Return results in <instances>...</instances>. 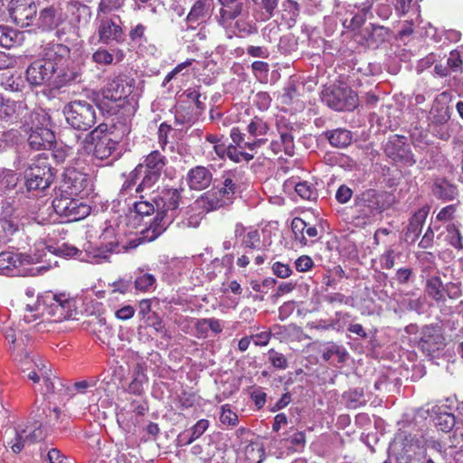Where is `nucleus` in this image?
I'll return each mask as SVG.
<instances>
[{"mask_svg": "<svg viewBox=\"0 0 463 463\" xmlns=\"http://www.w3.org/2000/svg\"><path fill=\"white\" fill-rule=\"evenodd\" d=\"M22 265L21 256L12 251H3L0 253V274L17 275Z\"/></svg>", "mask_w": 463, "mask_h": 463, "instance_id": "26", "label": "nucleus"}, {"mask_svg": "<svg viewBox=\"0 0 463 463\" xmlns=\"http://www.w3.org/2000/svg\"><path fill=\"white\" fill-rule=\"evenodd\" d=\"M43 437L41 424L35 421L24 426H19L15 430L14 438L9 444L14 453H19L25 446L34 444L42 440Z\"/></svg>", "mask_w": 463, "mask_h": 463, "instance_id": "15", "label": "nucleus"}, {"mask_svg": "<svg viewBox=\"0 0 463 463\" xmlns=\"http://www.w3.org/2000/svg\"><path fill=\"white\" fill-rule=\"evenodd\" d=\"M69 53L62 44H52L45 49L44 58L33 61L26 70V79L31 85L40 86L50 81L58 69V61Z\"/></svg>", "mask_w": 463, "mask_h": 463, "instance_id": "3", "label": "nucleus"}, {"mask_svg": "<svg viewBox=\"0 0 463 463\" xmlns=\"http://www.w3.org/2000/svg\"><path fill=\"white\" fill-rule=\"evenodd\" d=\"M241 245L245 248L260 250V235L257 230L248 232L241 239Z\"/></svg>", "mask_w": 463, "mask_h": 463, "instance_id": "41", "label": "nucleus"}, {"mask_svg": "<svg viewBox=\"0 0 463 463\" xmlns=\"http://www.w3.org/2000/svg\"><path fill=\"white\" fill-rule=\"evenodd\" d=\"M182 192L183 190L169 187H163L156 191L152 198V202L156 203V216L154 222L146 229V237L148 240H156L176 218Z\"/></svg>", "mask_w": 463, "mask_h": 463, "instance_id": "2", "label": "nucleus"}, {"mask_svg": "<svg viewBox=\"0 0 463 463\" xmlns=\"http://www.w3.org/2000/svg\"><path fill=\"white\" fill-rule=\"evenodd\" d=\"M55 213L65 218L66 222H76L87 217L90 213V207L79 199L68 194H61L52 201Z\"/></svg>", "mask_w": 463, "mask_h": 463, "instance_id": "8", "label": "nucleus"}, {"mask_svg": "<svg viewBox=\"0 0 463 463\" xmlns=\"http://www.w3.org/2000/svg\"><path fill=\"white\" fill-rule=\"evenodd\" d=\"M47 456L50 463H69L68 458L57 449H50Z\"/></svg>", "mask_w": 463, "mask_h": 463, "instance_id": "64", "label": "nucleus"}, {"mask_svg": "<svg viewBox=\"0 0 463 463\" xmlns=\"http://www.w3.org/2000/svg\"><path fill=\"white\" fill-rule=\"evenodd\" d=\"M38 24L43 28H51L55 24V9L47 7L40 12Z\"/></svg>", "mask_w": 463, "mask_h": 463, "instance_id": "42", "label": "nucleus"}, {"mask_svg": "<svg viewBox=\"0 0 463 463\" xmlns=\"http://www.w3.org/2000/svg\"><path fill=\"white\" fill-rule=\"evenodd\" d=\"M186 181L192 190H203L211 184L213 174L209 168L197 165L189 170Z\"/></svg>", "mask_w": 463, "mask_h": 463, "instance_id": "21", "label": "nucleus"}, {"mask_svg": "<svg viewBox=\"0 0 463 463\" xmlns=\"http://www.w3.org/2000/svg\"><path fill=\"white\" fill-rule=\"evenodd\" d=\"M58 74L52 83L55 88L59 89L71 82L80 80L81 69L78 63H68L63 68L58 67Z\"/></svg>", "mask_w": 463, "mask_h": 463, "instance_id": "22", "label": "nucleus"}, {"mask_svg": "<svg viewBox=\"0 0 463 463\" xmlns=\"http://www.w3.org/2000/svg\"><path fill=\"white\" fill-rule=\"evenodd\" d=\"M44 118L38 113V118L34 119L28 128H22L28 134V144L34 150H49L55 142L54 133L48 128L43 127L40 118Z\"/></svg>", "mask_w": 463, "mask_h": 463, "instance_id": "11", "label": "nucleus"}, {"mask_svg": "<svg viewBox=\"0 0 463 463\" xmlns=\"http://www.w3.org/2000/svg\"><path fill=\"white\" fill-rule=\"evenodd\" d=\"M108 126L99 124L95 129L86 135L80 142V147L88 154L103 160L109 158L115 151L117 143L107 134Z\"/></svg>", "mask_w": 463, "mask_h": 463, "instance_id": "6", "label": "nucleus"}, {"mask_svg": "<svg viewBox=\"0 0 463 463\" xmlns=\"http://www.w3.org/2000/svg\"><path fill=\"white\" fill-rule=\"evenodd\" d=\"M413 276L412 269L401 268L396 271L395 279L399 284H406Z\"/></svg>", "mask_w": 463, "mask_h": 463, "instance_id": "63", "label": "nucleus"}, {"mask_svg": "<svg viewBox=\"0 0 463 463\" xmlns=\"http://www.w3.org/2000/svg\"><path fill=\"white\" fill-rule=\"evenodd\" d=\"M125 0H100L99 5V13L107 14L119 9L124 5Z\"/></svg>", "mask_w": 463, "mask_h": 463, "instance_id": "53", "label": "nucleus"}, {"mask_svg": "<svg viewBox=\"0 0 463 463\" xmlns=\"http://www.w3.org/2000/svg\"><path fill=\"white\" fill-rule=\"evenodd\" d=\"M7 9L11 19L18 26H30L37 19V5L34 0H10Z\"/></svg>", "mask_w": 463, "mask_h": 463, "instance_id": "13", "label": "nucleus"}, {"mask_svg": "<svg viewBox=\"0 0 463 463\" xmlns=\"http://www.w3.org/2000/svg\"><path fill=\"white\" fill-rule=\"evenodd\" d=\"M134 80L126 75H118L109 81L103 90V97L117 101L127 98L133 90Z\"/></svg>", "mask_w": 463, "mask_h": 463, "instance_id": "18", "label": "nucleus"}, {"mask_svg": "<svg viewBox=\"0 0 463 463\" xmlns=\"http://www.w3.org/2000/svg\"><path fill=\"white\" fill-rule=\"evenodd\" d=\"M280 142L283 146L284 152L291 156L293 154V136L289 132H281L280 133Z\"/></svg>", "mask_w": 463, "mask_h": 463, "instance_id": "61", "label": "nucleus"}, {"mask_svg": "<svg viewBox=\"0 0 463 463\" xmlns=\"http://www.w3.org/2000/svg\"><path fill=\"white\" fill-rule=\"evenodd\" d=\"M450 299H458L462 296L461 283L460 282H448L446 283L445 297Z\"/></svg>", "mask_w": 463, "mask_h": 463, "instance_id": "56", "label": "nucleus"}, {"mask_svg": "<svg viewBox=\"0 0 463 463\" xmlns=\"http://www.w3.org/2000/svg\"><path fill=\"white\" fill-rule=\"evenodd\" d=\"M395 10L400 15L409 14L411 23H419L420 5L418 0H396Z\"/></svg>", "mask_w": 463, "mask_h": 463, "instance_id": "28", "label": "nucleus"}, {"mask_svg": "<svg viewBox=\"0 0 463 463\" xmlns=\"http://www.w3.org/2000/svg\"><path fill=\"white\" fill-rule=\"evenodd\" d=\"M45 386V392L47 393H52L55 392V387H57V384H61V379L56 377L52 373H50V374H47L43 377H42Z\"/></svg>", "mask_w": 463, "mask_h": 463, "instance_id": "59", "label": "nucleus"}, {"mask_svg": "<svg viewBox=\"0 0 463 463\" xmlns=\"http://www.w3.org/2000/svg\"><path fill=\"white\" fill-rule=\"evenodd\" d=\"M272 271L277 277L281 279L288 278L292 273V270L288 265L279 261L272 265Z\"/></svg>", "mask_w": 463, "mask_h": 463, "instance_id": "60", "label": "nucleus"}, {"mask_svg": "<svg viewBox=\"0 0 463 463\" xmlns=\"http://www.w3.org/2000/svg\"><path fill=\"white\" fill-rule=\"evenodd\" d=\"M38 113L30 111L24 100H13L0 95V119L10 124H19L20 128H28Z\"/></svg>", "mask_w": 463, "mask_h": 463, "instance_id": "7", "label": "nucleus"}, {"mask_svg": "<svg viewBox=\"0 0 463 463\" xmlns=\"http://www.w3.org/2000/svg\"><path fill=\"white\" fill-rule=\"evenodd\" d=\"M66 122L74 129L87 131L97 121V109L86 100H73L63 107Z\"/></svg>", "mask_w": 463, "mask_h": 463, "instance_id": "5", "label": "nucleus"}, {"mask_svg": "<svg viewBox=\"0 0 463 463\" xmlns=\"http://www.w3.org/2000/svg\"><path fill=\"white\" fill-rule=\"evenodd\" d=\"M99 39L101 43L109 44L110 43H122L124 41V31L121 26L120 17L113 15L105 16L99 19L98 26Z\"/></svg>", "mask_w": 463, "mask_h": 463, "instance_id": "16", "label": "nucleus"}, {"mask_svg": "<svg viewBox=\"0 0 463 463\" xmlns=\"http://www.w3.org/2000/svg\"><path fill=\"white\" fill-rule=\"evenodd\" d=\"M209 427V421L207 420H198L189 430L190 436L186 440V444H191L195 439L200 438Z\"/></svg>", "mask_w": 463, "mask_h": 463, "instance_id": "45", "label": "nucleus"}, {"mask_svg": "<svg viewBox=\"0 0 463 463\" xmlns=\"http://www.w3.org/2000/svg\"><path fill=\"white\" fill-rule=\"evenodd\" d=\"M156 278L152 274L142 273L137 275L135 279V288L139 291H149L155 288Z\"/></svg>", "mask_w": 463, "mask_h": 463, "instance_id": "37", "label": "nucleus"}, {"mask_svg": "<svg viewBox=\"0 0 463 463\" xmlns=\"http://www.w3.org/2000/svg\"><path fill=\"white\" fill-rule=\"evenodd\" d=\"M450 118V111L447 105L436 101L430 111V119L432 124L436 126H442L446 124Z\"/></svg>", "mask_w": 463, "mask_h": 463, "instance_id": "31", "label": "nucleus"}, {"mask_svg": "<svg viewBox=\"0 0 463 463\" xmlns=\"http://www.w3.org/2000/svg\"><path fill=\"white\" fill-rule=\"evenodd\" d=\"M326 136L329 143L335 147L343 148L351 144L352 133L345 128H337L327 131Z\"/></svg>", "mask_w": 463, "mask_h": 463, "instance_id": "30", "label": "nucleus"}, {"mask_svg": "<svg viewBox=\"0 0 463 463\" xmlns=\"http://www.w3.org/2000/svg\"><path fill=\"white\" fill-rule=\"evenodd\" d=\"M359 203L371 210L382 211L392 205V196L385 192L368 189L361 194Z\"/></svg>", "mask_w": 463, "mask_h": 463, "instance_id": "19", "label": "nucleus"}, {"mask_svg": "<svg viewBox=\"0 0 463 463\" xmlns=\"http://www.w3.org/2000/svg\"><path fill=\"white\" fill-rule=\"evenodd\" d=\"M382 268L391 269L395 264V252L392 249H388L380 256Z\"/></svg>", "mask_w": 463, "mask_h": 463, "instance_id": "55", "label": "nucleus"}, {"mask_svg": "<svg viewBox=\"0 0 463 463\" xmlns=\"http://www.w3.org/2000/svg\"><path fill=\"white\" fill-rule=\"evenodd\" d=\"M447 240L449 243L456 249H463L462 236L455 225L448 227Z\"/></svg>", "mask_w": 463, "mask_h": 463, "instance_id": "48", "label": "nucleus"}, {"mask_svg": "<svg viewBox=\"0 0 463 463\" xmlns=\"http://www.w3.org/2000/svg\"><path fill=\"white\" fill-rule=\"evenodd\" d=\"M166 163V157L159 151L154 150L149 153L132 171L133 179L141 178L136 192L140 193L154 186L159 181Z\"/></svg>", "mask_w": 463, "mask_h": 463, "instance_id": "4", "label": "nucleus"}, {"mask_svg": "<svg viewBox=\"0 0 463 463\" xmlns=\"http://www.w3.org/2000/svg\"><path fill=\"white\" fill-rule=\"evenodd\" d=\"M68 11L75 15L78 21L81 14H90L88 6L78 1L70 2L68 4Z\"/></svg>", "mask_w": 463, "mask_h": 463, "instance_id": "57", "label": "nucleus"}, {"mask_svg": "<svg viewBox=\"0 0 463 463\" xmlns=\"http://www.w3.org/2000/svg\"><path fill=\"white\" fill-rule=\"evenodd\" d=\"M134 210L140 215H149L156 212V203L147 201H139L134 203Z\"/></svg>", "mask_w": 463, "mask_h": 463, "instance_id": "54", "label": "nucleus"}, {"mask_svg": "<svg viewBox=\"0 0 463 463\" xmlns=\"http://www.w3.org/2000/svg\"><path fill=\"white\" fill-rule=\"evenodd\" d=\"M216 194H220V197L225 200V203L228 205L232 202L233 195L236 190V184L231 177H226L222 183V187L213 188Z\"/></svg>", "mask_w": 463, "mask_h": 463, "instance_id": "36", "label": "nucleus"}, {"mask_svg": "<svg viewBox=\"0 0 463 463\" xmlns=\"http://www.w3.org/2000/svg\"><path fill=\"white\" fill-rule=\"evenodd\" d=\"M296 451H301L306 445V435L303 431H298L294 433L288 439Z\"/></svg>", "mask_w": 463, "mask_h": 463, "instance_id": "58", "label": "nucleus"}, {"mask_svg": "<svg viewBox=\"0 0 463 463\" xmlns=\"http://www.w3.org/2000/svg\"><path fill=\"white\" fill-rule=\"evenodd\" d=\"M432 411L436 414L434 422L440 430L444 432L449 431L456 423L455 416L447 411H441L439 407H433Z\"/></svg>", "mask_w": 463, "mask_h": 463, "instance_id": "32", "label": "nucleus"}, {"mask_svg": "<svg viewBox=\"0 0 463 463\" xmlns=\"http://www.w3.org/2000/svg\"><path fill=\"white\" fill-rule=\"evenodd\" d=\"M296 193L305 200H316L317 197V190L314 188L313 184L307 182H299L295 186Z\"/></svg>", "mask_w": 463, "mask_h": 463, "instance_id": "40", "label": "nucleus"}, {"mask_svg": "<svg viewBox=\"0 0 463 463\" xmlns=\"http://www.w3.org/2000/svg\"><path fill=\"white\" fill-rule=\"evenodd\" d=\"M222 5L220 21L224 24L248 12L249 0H218Z\"/></svg>", "mask_w": 463, "mask_h": 463, "instance_id": "20", "label": "nucleus"}, {"mask_svg": "<svg viewBox=\"0 0 463 463\" xmlns=\"http://www.w3.org/2000/svg\"><path fill=\"white\" fill-rule=\"evenodd\" d=\"M146 231L144 232L143 238H138L137 240L130 241L128 244L122 245L121 247L119 246V244L117 241H109L107 244H105L104 246L100 247L98 250V252L94 255V257L99 258L100 260H109L108 253H113V252L118 253V252H120L121 249H123L124 250L135 249L141 243L142 240L146 239L148 241V239L146 237ZM151 241L152 240H149V241Z\"/></svg>", "mask_w": 463, "mask_h": 463, "instance_id": "24", "label": "nucleus"}, {"mask_svg": "<svg viewBox=\"0 0 463 463\" xmlns=\"http://www.w3.org/2000/svg\"><path fill=\"white\" fill-rule=\"evenodd\" d=\"M87 175L74 169H67L62 175L60 192L62 194L77 196L89 186Z\"/></svg>", "mask_w": 463, "mask_h": 463, "instance_id": "17", "label": "nucleus"}, {"mask_svg": "<svg viewBox=\"0 0 463 463\" xmlns=\"http://www.w3.org/2000/svg\"><path fill=\"white\" fill-rule=\"evenodd\" d=\"M220 420L222 424L229 426H236L239 421L237 414L230 409L228 404L222 407Z\"/></svg>", "mask_w": 463, "mask_h": 463, "instance_id": "49", "label": "nucleus"}, {"mask_svg": "<svg viewBox=\"0 0 463 463\" xmlns=\"http://www.w3.org/2000/svg\"><path fill=\"white\" fill-rule=\"evenodd\" d=\"M347 355L346 350L334 342L327 343L324 345L322 357L326 361H329L334 356H336L337 362L343 363L346 360Z\"/></svg>", "mask_w": 463, "mask_h": 463, "instance_id": "33", "label": "nucleus"}, {"mask_svg": "<svg viewBox=\"0 0 463 463\" xmlns=\"http://www.w3.org/2000/svg\"><path fill=\"white\" fill-rule=\"evenodd\" d=\"M446 284L439 276H430L426 280L425 292L438 306L444 305Z\"/></svg>", "mask_w": 463, "mask_h": 463, "instance_id": "23", "label": "nucleus"}, {"mask_svg": "<svg viewBox=\"0 0 463 463\" xmlns=\"http://www.w3.org/2000/svg\"><path fill=\"white\" fill-rule=\"evenodd\" d=\"M307 223L303 219L298 217L294 218L291 222V229L295 235V238L297 240H299L302 245L307 244V240L304 236V232L305 229L307 228Z\"/></svg>", "mask_w": 463, "mask_h": 463, "instance_id": "43", "label": "nucleus"}, {"mask_svg": "<svg viewBox=\"0 0 463 463\" xmlns=\"http://www.w3.org/2000/svg\"><path fill=\"white\" fill-rule=\"evenodd\" d=\"M92 60L98 64L109 65L113 61V54L104 48H99L92 54Z\"/></svg>", "mask_w": 463, "mask_h": 463, "instance_id": "50", "label": "nucleus"}, {"mask_svg": "<svg viewBox=\"0 0 463 463\" xmlns=\"http://www.w3.org/2000/svg\"><path fill=\"white\" fill-rule=\"evenodd\" d=\"M433 194L436 197L444 200H452L457 195V188L446 181L435 184Z\"/></svg>", "mask_w": 463, "mask_h": 463, "instance_id": "34", "label": "nucleus"}, {"mask_svg": "<svg viewBox=\"0 0 463 463\" xmlns=\"http://www.w3.org/2000/svg\"><path fill=\"white\" fill-rule=\"evenodd\" d=\"M323 101L335 110H352L356 107L357 96L347 87H334L323 96Z\"/></svg>", "mask_w": 463, "mask_h": 463, "instance_id": "14", "label": "nucleus"}, {"mask_svg": "<svg viewBox=\"0 0 463 463\" xmlns=\"http://www.w3.org/2000/svg\"><path fill=\"white\" fill-rule=\"evenodd\" d=\"M269 362L279 370H285L288 366L287 358L281 353L270 349L267 353Z\"/></svg>", "mask_w": 463, "mask_h": 463, "instance_id": "46", "label": "nucleus"}, {"mask_svg": "<svg viewBox=\"0 0 463 463\" xmlns=\"http://www.w3.org/2000/svg\"><path fill=\"white\" fill-rule=\"evenodd\" d=\"M208 14L207 0H197L187 15V22L196 23L204 19Z\"/></svg>", "mask_w": 463, "mask_h": 463, "instance_id": "35", "label": "nucleus"}, {"mask_svg": "<svg viewBox=\"0 0 463 463\" xmlns=\"http://www.w3.org/2000/svg\"><path fill=\"white\" fill-rule=\"evenodd\" d=\"M28 191H43L50 186L53 175L45 158L34 160L24 173Z\"/></svg>", "mask_w": 463, "mask_h": 463, "instance_id": "9", "label": "nucleus"}, {"mask_svg": "<svg viewBox=\"0 0 463 463\" xmlns=\"http://www.w3.org/2000/svg\"><path fill=\"white\" fill-rule=\"evenodd\" d=\"M1 84L6 90L20 91L22 90V80L19 78L14 79L13 75L3 74Z\"/></svg>", "mask_w": 463, "mask_h": 463, "instance_id": "52", "label": "nucleus"}, {"mask_svg": "<svg viewBox=\"0 0 463 463\" xmlns=\"http://www.w3.org/2000/svg\"><path fill=\"white\" fill-rule=\"evenodd\" d=\"M428 214L429 209L427 207L420 208L413 214L405 233L407 240L414 242L418 239Z\"/></svg>", "mask_w": 463, "mask_h": 463, "instance_id": "25", "label": "nucleus"}, {"mask_svg": "<svg viewBox=\"0 0 463 463\" xmlns=\"http://www.w3.org/2000/svg\"><path fill=\"white\" fill-rule=\"evenodd\" d=\"M415 296L414 292H407L403 294L402 304L409 309L416 312H420L423 307V301L420 298H411Z\"/></svg>", "mask_w": 463, "mask_h": 463, "instance_id": "47", "label": "nucleus"}, {"mask_svg": "<svg viewBox=\"0 0 463 463\" xmlns=\"http://www.w3.org/2000/svg\"><path fill=\"white\" fill-rule=\"evenodd\" d=\"M402 463H424L425 451L419 445L418 441L411 444H404L401 455Z\"/></svg>", "mask_w": 463, "mask_h": 463, "instance_id": "27", "label": "nucleus"}, {"mask_svg": "<svg viewBox=\"0 0 463 463\" xmlns=\"http://www.w3.org/2000/svg\"><path fill=\"white\" fill-rule=\"evenodd\" d=\"M372 30L370 33V37L375 43H383L389 37V29L382 26L371 24Z\"/></svg>", "mask_w": 463, "mask_h": 463, "instance_id": "51", "label": "nucleus"}, {"mask_svg": "<svg viewBox=\"0 0 463 463\" xmlns=\"http://www.w3.org/2000/svg\"><path fill=\"white\" fill-rule=\"evenodd\" d=\"M314 265L313 260L307 255L300 256L296 261L295 266L298 271L306 272Z\"/></svg>", "mask_w": 463, "mask_h": 463, "instance_id": "62", "label": "nucleus"}, {"mask_svg": "<svg viewBox=\"0 0 463 463\" xmlns=\"http://www.w3.org/2000/svg\"><path fill=\"white\" fill-rule=\"evenodd\" d=\"M219 195L220 194H216V192L212 189L204 193L200 199L197 200V203L207 212L214 211L227 205L225 200H222Z\"/></svg>", "mask_w": 463, "mask_h": 463, "instance_id": "29", "label": "nucleus"}, {"mask_svg": "<svg viewBox=\"0 0 463 463\" xmlns=\"http://www.w3.org/2000/svg\"><path fill=\"white\" fill-rule=\"evenodd\" d=\"M446 345L442 326L436 324L423 326L420 330L418 347L427 355H433Z\"/></svg>", "mask_w": 463, "mask_h": 463, "instance_id": "10", "label": "nucleus"}, {"mask_svg": "<svg viewBox=\"0 0 463 463\" xmlns=\"http://www.w3.org/2000/svg\"><path fill=\"white\" fill-rule=\"evenodd\" d=\"M73 307L72 299L65 293L47 291L39 296L34 304L25 305L24 319L32 323L47 316L53 322H61L72 316Z\"/></svg>", "mask_w": 463, "mask_h": 463, "instance_id": "1", "label": "nucleus"}, {"mask_svg": "<svg viewBox=\"0 0 463 463\" xmlns=\"http://www.w3.org/2000/svg\"><path fill=\"white\" fill-rule=\"evenodd\" d=\"M385 155L396 163L411 166L416 163L413 154L403 136L392 135L384 144Z\"/></svg>", "mask_w": 463, "mask_h": 463, "instance_id": "12", "label": "nucleus"}, {"mask_svg": "<svg viewBox=\"0 0 463 463\" xmlns=\"http://www.w3.org/2000/svg\"><path fill=\"white\" fill-rule=\"evenodd\" d=\"M234 29L241 37L249 36L257 33L258 28L254 23L244 18L238 19L235 22Z\"/></svg>", "mask_w": 463, "mask_h": 463, "instance_id": "39", "label": "nucleus"}, {"mask_svg": "<svg viewBox=\"0 0 463 463\" xmlns=\"http://www.w3.org/2000/svg\"><path fill=\"white\" fill-rule=\"evenodd\" d=\"M17 33L7 26H0V46L5 48L12 47L15 43Z\"/></svg>", "mask_w": 463, "mask_h": 463, "instance_id": "44", "label": "nucleus"}, {"mask_svg": "<svg viewBox=\"0 0 463 463\" xmlns=\"http://www.w3.org/2000/svg\"><path fill=\"white\" fill-rule=\"evenodd\" d=\"M247 130L251 137H260L268 133L269 126L262 118L255 117L248 125Z\"/></svg>", "mask_w": 463, "mask_h": 463, "instance_id": "38", "label": "nucleus"}]
</instances>
